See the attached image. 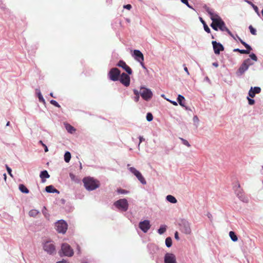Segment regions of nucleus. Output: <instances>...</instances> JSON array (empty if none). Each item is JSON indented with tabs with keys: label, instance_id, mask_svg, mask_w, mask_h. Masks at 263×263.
I'll use <instances>...</instances> for the list:
<instances>
[{
	"label": "nucleus",
	"instance_id": "19",
	"mask_svg": "<svg viewBox=\"0 0 263 263\" xmlns=\"http://www.w3.org/2000/svg\"><path fill=\"white\" fill-rule=\"evenodd\" d=\"M40 177L42 179V181L43 182H44L45 181L46 178H48L50 177V175L48 174V173L47 171H43L41 172Z\"/></svg>",
	"mask_w": 263,
	"mask_h": 263
},
{
	"label": "nucleus",
	"instance_id": "61",
	"mask_svg": "<svg viewBox=\"0 0 263 263\" xmlns=\"http://www.w3.org/2000/svg\"><path fill=\"white\" fill-rule=\"evenodd\" d=\"M262 169H263V166H262Z\"/></svg>",
	"mask_w": 263,
	"mask_h": 263
},
{
	"label": "nucleus",
	"instance_id": "51",
	"mask_svg": "<svg viewBox=\"0 0 263 263\" xmlns=\"http://www.w3.org/2000/svg\"><path fill=\"white\" fill-rule=\"evenodd\" d=\"M139 95L136 96V97H135V101L136 102H138L139 101Z\"/></svg>",
	"mask_w": 263,
	"mask_h": 263
},
{
	"label": "nucleus",
	"instance_id": "29",
	"mask_svg": "<svg viewBox=\"0 0 263 263\" xmlns=\"http://www.w3.org/2000/svg\"><path fill=\"white\" fill-rule=\"evenodd\" d=\"M229 236L233 241H237L238 238L233 231H230L229 232Z\"/></svg>",
	"mask_w": 263,
	"mask_h": 263
},
{
	"label": "nucleus",
	"instance_id": "35",
	"mask_svg": "<svg viewBox=\"0 0 263 263\" xmlns=\"http://www.w3.org/2000/svg\"><path fill=\"white\" fill-rule=\"evenodd\" d=\"M153 115L150 112L147 113L146 115V120L148 121H151L153 120Z\"/></svg>",
	"mask_w": 263,
	"mask_h": 263
},
{
	"label": "nucleus",
	"instance_id": "41",
	"mask_svg": "<svg viewBox=\"0 0 263 263\" xmlns=\"http://www.w3.org/2000/svg\"><path fill=\"white\" fill-rule=\"evenodd\" d=\"M247 99L248 100V103L250 105H253L255 103V101L253 99L250 98L249 97H247Z\"/></svg>",
	"mask_w": 263,
	"mask_h": 263
},
{
	"label": "nucleus",
	"instance_id": "22",
	"mask_svg": "<svg viewBox=\"0 0 263 263\" xmlns=\"http://www.w3.org/2000/svg\"><path fill=\"white\" fill-rule=\"evenodd\" d=\"M184 101H185L184 97L181 95H179L178 96V98H177V101L178 102V103L180 106H181L182 107H185V104H184Z\"/></svg>",
	"mask_w": 263,
	"mask_h": 263
},
{
	"label": "nucleus",
	"instance_id": "9",
	"mask_svg": "<svg viewBox=\"0 0 263 263\" xmlns=\"http://www.w3.org/2000/svg\"><path fill=\"white\" fill-rule=\"evenodd\" d=\"M133 56L134 57L136 60L140 62L141 65L143 68H145L143 62L144 56L140 50H134Z\"/></svg>",
	"mask_w": 263,
	"mask_h": 263
},
{
	"label": "nucleus",
	"instance_id": "6",
	"mask_svg": "<svg viewBox=\"0 0 263 263\" xmlns=\"http://www.w3.org/2000/svg\"><path fill=\"white\" fill-rule=\"evenodd\" d=\"M140 93L142 98L146 101L150 100L153 96V93L149 89L144 87L140 89Z\"/></svg>",
	"mask_w": 263,
	"mask_h": 263
},
{
	"label": "nucleus",
	"instance_id": "24",
	"mask_svg": "<svg viewBox=\"0 0 263 263\" xmlns=\"http://www.w3.org/2000/svg\"><path fill=\"white\" fill-rule=\"evenodd\" d=\"M237 37L238 40L240 41V42L247 48V50H248L250 52L252 49L250 45H249L243 41H242L239 36H237Z\"/></svg>",
	"mask_w": 263,
	"mask_h": 263
},
{
	"label": "nucleus",
	"instance_id": "15",
	"mask_svg": "<svg viewBox=\"0 0 263 263\" xmlns=\"http://www.w3.org/2000/svg\"><path fill=\"white\" fill-rule=\"evenodd\" d=\"M165 263H177L175 255L172 253H166L164 256Z\"/></svg>",
	"mask_w": 263,
	"mask_h": 263
},
{
	"label": "nucleus",
	"instance_id": "7",
	"mask_svg": "<svg viewBox=\"0 0 263 263\" xmlns=\"http://www.w3.org/2000/svg\"><path fill=\"white\" fill-rule=\"evenodd\" d=\"M61 251L65 256L70 257L73 255V250L67 243H63L62 245Z\"/></svg>",
	"mask_w": 263,
	"mask_h": 263
},
{
	"label": "nucleus",
	"instance_id": "60",
	"mask_svg": "<svg viewBox=\"0 0 263 263\" xmlns=\"http://www.w3.org/2000/svg\"><path fill=\"white\" fill-rule=\"evenodd\" d=\"M50 96H51V97H53V93H50Z\"/></svg>",
	"mask_w": 263,
	"mask_h": 263
},
{
	"label": "nucleus",
	"instance_id": "13",
	"mask_svg": "<svg viewBox=\"0 0 263 263\" xmlns=\"http://www.w3.org/2000/svg\"><path fill=\"white\" fill-rule=\"evenodd\" d=\"M120 81L122 84L126 87L128 86L130 84V77L125 73H122L120 74Z\"/></svg>",
	"mask_w": 263,
	"mask_h": 263
},
{
	"label": "nucleus",
	"instance_id": "34",
	"mask_svg": "<svg viewBox=\"0 0 263 263\" xmlns=\"http://www.w3.org/2000/svg\"><path fill=\"white\" fill-rule=\"evenodd\" d=\"M249 28L252 34L254 35H256V30L255 28L253 27L252 25H250Z\"/></svg>",
	"mask_w": 263,
	"mask_h": 263
},
{
	"label": "nucleus",
	"instance_id": "59",
	"mask_svg": "<svg viewBox=\"0 0 263 263\" xmlns=\"http://www.w3.org/2000/svg\"><path fill=\"white\" fill-rule=\"evenodd\" d=\"M261 14H262V15L263 16V8H262V10H261Z\"/></svg>",
	"mask_w": 263,
	"mask_h": 263
},
{
	"label": "nucleus",
	"instance_id": "27",
	"mask_svg": "<svg viewBox=\"0 0 263 263\" xmlns=\"http://www.w3.org/2000/svg\"><path fill=\"white\" fill-rule=\"evenodd\" d=\"M19 190L24 193L28 194L29 192V190L24 184L19 185Z\"/></svg>",
	"mask_w": 263,
	"mask_h": 263
},
{
	"label": "nucleus",
	"instance_id": "31",
	"mask_svg": "<svg viewBox=\"0 0 263 263\" xmlns=\"http://www.w3.org/2000/svg\"><path fill=\"white\" fill-rule=\"evenodd\" d=\"M166 230V226L162 225L161 226L160 228L158 230V232L160 234H163Z\"/></svg>",
	"mask_w": 263,
	"mask_h": 263
},
{
	"label": "nucleus",
	"instance_id": "57",
	"mask_svg": "<svg viewBox=\"0 0 263 263\" xmlns=\"http://www.w3.org/2000/svg\"><path fill=\"white\" fill-rule=\"evenodd\" d=\"M3 176H4V179H5V180L6 181V178H7V175H6V174L5 173V174H4Z\"/></svg>",
	"mask_w": 263,
	"mask_h": 263
},
{
	"label": "nucleus",
	"instance_id": "10",
	"mask_svg": "<svg viewBox=\"0 0 263 263\" xmlns=\"http://www.w3.org/2000/svg\"><path fill=\"white\" fill-rule=\"evenodd\" d=\"M129 170L133 174H134L136 176V177L142 184H145L146 183V180H145L144 178L143 177L141 173L139 171H138L133 167H130Z\"/></svg>",
	"mask_w": 263,
	"mask_h": 263
},
{
	"label": "nucleus",
	"instance_id": "17",
	"mask_svg": "<svg viewBox=\"0 0 263 263\" xmlns=\"http://www.w3.org/2000/svg\"><path fill=\"white\" fill-rule=\"evenodd\" d=\"M261 88L259 87H251L249 91V96L251 98H254L256 94L260 93Z\"/></svg>",
	"mask_w": 263,
	"mask_h": 263
},
{
	"label": "nucleus",
	"instance_id": "54",
	"mask_svg": "<svg viewBox=\"0 0 263 263\" xmlns=\"http://www.w3.org/2000/svg\"><path fill=\"white\" fill-rule=\"evenodd\" d=\"M213 65L214 66L216 67H217L218 66V64L217 63H213Z\"/></svg>",
	"mask_w": 263,
	"mask_h": 263
},
{
	"label": "nucleus",
	"instance_id": "2",
	"mask_svg": "<svg viewBox=\"0 0 263 263\" xmlns=\"http://www.w3.org/2000/svg\"><path fill=\"white\" fill-rule=\"evenodd\" d=\"M85 187L88 191H92L100 186V182L93 178L87 177L83 179Z\"/></svg>",
	"mask_w": 263,
	"mask_h": 263
},
{
	"label": "nucleus",
	"instance_id": "12",
	"mask_svg": "<svg viewBox=\"0 0 263 263\" xmlns=\"http://www.w3.org/2000/svg\"><path fill=\"white\" fill-rule=\"evenodd\" d=\"M139 227L143 232L146 233L151 228L149 221L145 220L140 222Z\"/></svg>",
	"mask_w": 263,
	"mask_h": 263
},
{
	"label": "nucleus",
	"instance_id": "58",
	"mask_svg": "<svg viewBox=\"0 0 263 263\" xmlns=\"http://www.w3.org/2000/svg\"><path fill=\"white\" fill-rule=\"evenodd\" d=\"M10 125V122L8 121L7 124H6V126H9Z\"/></svg>",
	"mask_w": 263,
	"mask_h": 263
},
{
	"label": "nucleus",
	"instance_id": "30",
	"mask_svg": "<svg viewBox=\"0 0 263 263\" xmlns=\"http://www.w3.org/2000/svg\"><path fill=\"white\" fill-rule=\"evenodd\" d=\"M71 159V154L69 152H66L64 155V160L66 162H69Z\"/></svg>",
	"mask_w": 263,
	"mask_h": 263
},
{
	"label": "nucleus",
	"instance_id": "23",
	"mask_svg": "<svg viewBox=\"0 0 263 263\" xmlns=\"http://www.w3.org/2000/svg\"><path fill=\"white\" fill-rule=\"evenodd\" d=\"M65 127L68 132L72 134L76 131V129L71 125L68 123L65 124Z\"/></svg>",
	"mask_w": 263,
	"mask_h": 263
},
{
	"label": "nucleus",
	"instance_id": "5",
	"mask_svg": "<svg viewBox=\"0 0 263 263\" xmlns=\"http://www.w3.org/2000/svg\"><path fill=\"white\" fill-rule=\"evenodd\" d=\"M252 64V63H251L249 59L245 60L237 72V75H242L248 69L249 66Z\"/></svg>",
	"mask_w": 263,
	"mask_h": 263
},
{
	"label": "nucleus",
	"instance_id": "56",
	"mask_svg": "<svg viewBox=\"0 0 263 263\" xmlns=\"http://www.w3.org/2000/svg\"><path fill=\"white\" fill-rule=\"evenodd\" d=\"M240 50V49H238V48H237V49H234L233 50V51H234V52H239Z\"/></svg>",
	"mask_w": 263,
	"mask_h": 263
},
{
	"label": "nucleus",
	"instance_id": "26",
	"mask_svg": "<svg viewBox=\"0 0 263 263\" xmlns=\"http://www.w3.org/2000/svg\"><path fill=\"white\" fill-rule=\"evenodd\" d=\"M166 199L172 203H176L177 202V199L173 196L170 195L166 196Z\"/></svg>",
	"mask_w": 263,
	"mask_h": 263
},
{
	"label": "nucleus",
	"instance_id": "11",
	"mask_svg": "<svg viewBox=\"0 0 263 263\" xmlns=\"http://www.w3.org/2000/svg\"><path fill=\"white\" fill-rule=\"evenodd\" d=\"M44 250L50 254H52L55 252V247L54 245L50 241H47L44 245Z\"/></svg>",
	"mask_w": 263,
	"mask_h": 263
},
{
	"label": "nucleus",
	"instance_id": "45",
	"mask_svg": "<svg viewBox=\"0 0 263 263\" xmlns=\"http://www.w3.org/2000/svg\"><path fill=\"white\" fill-rule=\"evenodd\" d=\"M239 53H240L241 54H249V51L243 50V49H240L239 51Z\"/></svg>",
	"mask_w": 263,
	"mask_h": 263
},
{
	"label": "nucleus",
	"instance_id": "36",
	"mask_svg": "<svg viewBox=\"0 0 263 263\" xmlns=\"http://www.w3.org/2000/svg\"><path fill=\"white\" fill-rule=\"evenodd\" d=\"M180 139L182 141V143L184 145L187 146V147H190L191 146V145L190 144V143H189V142L187 140H185V139H184L183 138H180Z\"/></svg>",
	"mask_w": 263,
	"mask_h": 263
},
{
	"label": "nucleus",
	"instance_id": "8",
	"mask_svg": "<svg viewBox=\"0 0 263 263\" xmlns=\"http://www.w3.org/2000/svg\"><path fill=\"white\" fill-rule=\"evenodd\" d=\"M56 229L59 233H65L67 229V224L64 220H60L56 223Z\"/></svg>",
	"mask_w": 263,
	"mask_h": 263
},
{
	"label": "nucleus",
	"instance_id": "47",
	"mask_svg": "<svg viewBox=\"0 0 263 263\" xmlns=\"http://www.w3.org/2000/svg\"><path fill=\"white\" fill-rule=\"evenodd\" d=\"M123 7L124 8L127 9L129 10L132 8V6L130 4H127V5H124Z\"/></svg>",
	"mask_w": 263,
	"mask_h": 263
},
{
	"label": "nucleus",
	"instance_id": "39",
	"mask_svg": "<svg viewBox=\"0 0 263 263\" xmlns=\"http://www.w3.org/2000/svg\"><path fill=\"white\" fill-rule=\"evenodd\" d=\"M117 192L119 194H127L128 193V191L126 190H123V189H118Z\"/></svg>",
	"mask_w": 263,
	"mask_h": 263
},
{
	"label": "nucleus",
	"instance_id": "42",
	"mask_svg": "<svg viewBox=\"0 0 263 263\" xmlns=\"http://www.w3.org/2000/svg\"><path fill=\"white\" fill-rule=\"evenodd\" d=\"M181 2L186 5L188 7L192 8V7L189 5L187 0H180Z\"/></svg>",
	"mask_w": 263,
	"mask_h": 263
},
{
	"label": "nucleus",
	"instance_id": "50",
	"mask_svg": "<svg viewBox=\"0 0 263 263\" xmlns=\"http://www.w3.org/2000/svg\"><path fill=\"white\" fill-rule=\"evenodd\" d=\"M144 140V139L142 137L140 136L139 137V141H140V142H139V145Z\"/></svg>",
	"mask_w": 263,
	"mask_h": 263
},
{
	"label": "nucleus",
	"instance_id": "49",
	"mask_svg": "<svg viewBox=\"0 0 263 263\" xmlns=\"http://www.w3.org/2000/svg\"><path fill=\"white\" fill-rule=\"evenodd\" d=\"M184 70L187 73V75L190 74L187 68L184 65Z\"/></svg>",
	"mask_w": 263,
	"mask_h": 263
},
{
	"label": "nucleus",
	"instance_id": "16",
	"mask_svg": "<svg viewBox=\"0 0 263 263\" xmlns=\"http://www.w3.org/2000/svg\"><path fill=\"white\" fill-rule=\"evenodd\" d=\"M117 66L122 68L124 70H125L128 74H131L132 73V70L131 68L127 65L126 63L120 60L117 64Z\"/></svg>",
	"mask_w": 263,
	"mask_h": 263
},
{
	"label": "nucleus",
	"instance_id": "48",
	"mask_svg": "<svg viewBox=\"0 0 263 263\" xmlns=\"http://www.w3.org/2000/svg\"><path fill=\"white\" fill-rule=\"evenodd\" d=\"M175 238L177 240H179V236H178V233L177 232H176L175 233Z\"/></svg>",
	"mask_w": 263,
	"mask_h": 263
},
{
	"label": "nucleus",
	"instance_id": "44",
	"mask_svg": "<svg viewBox=\"0 0 263 263\" xmlns=\"http://www.w3.org/2000/svg\"><path fill=\"white\" fill-rule=\"evenodd\" d=\"M40 143H41L43 146L44 147L45 152H47L48 151V149L47 146L45 144H44L42 141H40Z\"/></svg>",
	"mask_w": 263,
	"mask_h": 263
},
{
	"label": "nucleus",
	"instance_id": "18",
	"mask_svg": "<svg viewBox=\"0 0 263 263\" xmlns=\"http://www.w3.org/2000/svg\"><path fill=\"white\" fill-rule=\"evenodd\" d=\"M219 29L222 31H227L228 34L231 36L232 37H233L234 39H235V37L234 36V35L232 33V32L229 30V29L226 27V25H225V23L224 22H223V23H222V25H221V26L219 28Z\"/></svg>",
	"mask_w": 263,
	"mask_h": 263
},
{
	"label": "nucleus",
	"instance_id": "32",
	"mask_svg": "<svg viewBox=\"0 0 263 263\" xmlns=\"http://www.w3.org/2000/svg\"><path fill=\"white\" fill-rule=\"evenodd\" d=\"M165 245L167 247H171L172 245V240L170 237H167L165 239Z\"/></svg>",
	"mask_w": 263,
	"mask_h": 263
},
{
	"label": "nucleus",
	"instance_id": "1",
	"mask_svg": "<svg viewBox=\"0 0 263 263\" xmlns=\"http://www.w3.org/2000/svg\"><path fill=\"white\" fill-rule=\"evenodd\" d=\"M206 11L210 15V18L212 20V23L211 24V27L215 30L217 31L223 21L220 17L217 14L213 12V11L209 7L205 8Z\"/></svg>",
	"mask_w": 263,
	"mask_h": 263
},
{
	"label": "nucleus",
	"instance_id": "37",
	"mask_svg": "<svg viewBox=\"0 0 263 263\" xmlns=\"http://www.w3.org/2000/svg\"><path fill=\"white\" fill-rule=\"evenodd\" d=\"M50 103L54 106L58 107L59 108L61 107V106L59 104V103L55 100H52L50 101Z\"/></svg>",
	"mask_w": 263,
	"mask_h": 263
},
{
	"label": "nucleus",
	"instance_id": "21",
	"mask_svg": "<svg viewBox=\"0 0 263 263\" xmlns=\"http://www.w3.org/2000/svg\"><path fill=\"white\" fill-rule=\"evenodd\" d=\"M45 190L48 193H59V191L55 189L52 185L47 186L45 188Z\"/></svg>",
	"mask_w": 263,
	"mask_h": 263
},
{
	"label": "nucleus",
	"instance_id": "38",
	"mask_svg": "<svg viewBox=\"0 0 263 263\" xmlns=\"http://www.w3.org/2000/svg\"><path fill=\"white\" fill-rule=\"evenodd\" d=\"M69 176H70L71 180H72V181H73L74 182H77V178H76V177L74 175H73L72 173H70V175H69Z\"/></svg>",
	"mask_w": 263,
	"mask_h": 263
},
{
	"label": "nucleus",
	"instance_id": "3",
	"mask_svg": "<svg viewBox=\"0 0 263 263\" xmlns=\"http://www.w3.org/2000/svg\"><path fill=\"white\" fill-rule=\"evenodd\" d=\"M114 205L119 210L125 212L128 210V203L127 200L125 199H121L114 203Z\"/></svg>",
	"mask_w": 263,
	"mask_h": 263
},
{
	"label": "nucleus",
	"instance_id": "14",
	"mask_svg": "<svg viewBox=\"0 0 263 263\" xmlns=\"http://www.w3.org/2000/svg\"><path fill=\"white\" fill-rule=\"evenodd\" d=\"M212 43L215 54H219L220 51L224 50V47L220 43H217L216 41H212Z\"/></svg>",
	"mask_w": 263,
	"mask_h": 263
},
{
	"label": "nucleus",
	"instance_id": "33",
	"mask_svg": "<svg viewBox=\"0 0 263 263\" xmlns=\"http://www.w3.org/2000/svg\"><path fill=\"white\" fill-rule=\"evenodd\" d=\"M37 96H38V98H39V101L40 102H42L43 103H45V101L44 99V98L43 97L41 92L40 90L38 91V92H37Z\"/></svg>",
	"mask_w": 263,
	"mask_h": 263
},
{
	"label": "nucleus",
	"instance_id": "52",
	"mask_svg": "<svg viewBox=\"0 0 263 263\" xmlns=\"http://www.w3.org/2000/svg\"><path fill=\"white\" fill-rule=\"evenodd\" d=\"M134 94L137 96V95H139V91L136 90V89H134Z\"/></svg>",
	"mask_w": 263,
	"mask_h": 263
},
{
	"label": "nucleus",
	"instance_id": "25",
	"mask_svg": "<svg viewBox=\"0 0 263 263\" xmlns=\"http://www.w3.org/2000/svg\"><path fill=\"white\" fill-rule=\"evenodd\" d=\"M200 22L202 23V24L203 25L204 29L207 33H210V29L208 26V25L206 24L205 21L202 19V17L199 18Z\"/></svg>",
	"mask_w": 263,
	"mask_h": 263
},
{
	"label": "nucleus",
	"instance_id": "55",
	"mask_svg": "<svg viewBox=\"0 0 263 263\" xmlns=\"http://www.w3.org/2000/svg\"><path fill=\"white\" fill-rule=\"evenodd\" d=\"M57 263H69L68 262H67L65 260H62V261H59Z\"/></svg>",
	"mask_w": 263,
	"mask_h": 263
},
{
	"label": "nucleus",
	"instance_id": "43",
	"mask_svg": "<svg viewBox=\"0 0 263 263\" xmlns=\"http://www.w3.org/2000/svg\"><path fill=\"white\" fill-rule=\"evenodd\" d=\"M6 167L8 174L10 175V176L12 177V174L11 173V169L7 165H6Z\"/></svg>",
	"mask_w": 263,
	"mask_h": 263
},
{
	"label": "nucleus",
	"instance_id": "40",
	"mask_svg": "<svg viewBox=\"0 0 263 263\" xmlns=\"http://www.w3.org/2000/svg\"><path fill=\"white\" fill-rule=\"evenodd\" d=\"M250 57L251 58V59L255 61H257V58L254 53L251 54L250 55Z\"/></svg>",
	"mask_w": 263,
	"mask_h": 263
},
{
	"label": "nucleus",
	"instance_id": "53",
	"mask_svg": "<svg viewBox=\"0 0 263 263\" xmlns=\"http://www.w3.org/2000/svg\"><path fill=\"white\" fill-rule=\"evenodd\" d=\"M170 102L173 104L174 105H175V106H177V103L175 101H170Z\"/></svg>",
	"mask_w": 263,
	"mask_h": 263
},
{
	"label": "nucleus",
	"instance_id": "28",
	"mask_svg": "<svg viewBox=\"0 0 263 263\" xmlns=\"http://www.w3.org/2000/svg\"><path fill=\"white\" fill-rule=\"evenodd\" d=\"M39 213V211H37V210H35V209H33V210H30L29 212V215L30 217H35L38 215Z\"/></svg>",
	"mask_w": 263,
	"mask_h": 263
},
{
	"label": "nucleus",
	"instance_id": "20",
	"mask_svg": "<svg viewBox=\"0 0 263 263\" xmlns=\"http://www.w3.org/2000/svg\"><path fill=\"white\" fill-rule=\"evenodd\" d=\"M182 231L186 234H189L191 232V230L189 223H184L183 227L182 228Z\"/></svg>",
	"mask_w": 263,
	"mask_h": 263
},
{
	"label": "nucleus",
	"instance_id": "46",
	"mask_svg": "<svg viewBox=\"0 0 263 263\" xmlns=\"http://www.w3.org/2000/svg\"><path fill=\"white\" fill-rule=\"evenodd\" d=\"M252 6H253V9H254V10H255V12H256L258 14H259V12H258V7H257L256 6L254 5V4H252Z\"/></svg>",
	"mask_w": 263,
	"mask_h": 263
},
{
	"label": "nucleus",
	"instance_id": "4",
	"mask_svg": "<svg viewBox=\"0 0 263 263\" xmlns=\"http://www.w3.org/2000/svg\"><path fill=\"white\" fill-rule=\"evenodd\" d=\"M120 73V70L117 68H111L108 73L109 78L113 81H118L119 79Z\"/></svg>",
	"mask_w": 263,
	"mask_h": 263
}]
</instances>
